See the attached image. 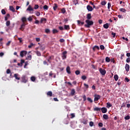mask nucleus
<instances>
[{"instance_id":"1","label":"nucleus","mask_w":130,"mask_h":130,"mask_svg":"<svg viewBox=\"0 0 130 130\" xmlns=\"http://www.w3.org/2000/svg\"><path fill=\"white\" fill-rule=\"evenodd\" d=\"M85 23H86V24H85V27L86 28H90V27L94 24L92 21L89 20V19L86 20Z\"/></svg>"},{"instance_id":"2","label":"nucleus","mask_w":130,"mask_h":130,"mask_svg":"<svg viewBox=\"0 0 130 130\" xmlns=\"http://www.w3.org/2000/svg\"><path fill=\"white\" fill-rule=\"evenodd\" d=\"M21 79V82L22 83H26L27 82H28V77H27L26 75H22Z\"/></svg>"},{"instance_id":"3","label":"nucleus","mask_w":130,"mask_h":130,"mask_svg":"<svg viewBox=\"0 0 130 130\" xmlns=\"http://www.w3.org/2000/svg\"><path fill=\"white\" fill-rule=\"evenodd\" d=\"M68 54V51H64L61 53L62 59H67V56Z\"/></svg>"},{"instance_id":"4","label":"nucleus","mask_w":130,"mask_h":130,"mask_svg":"<svg viewBox=\"0 0 130 130\" xmlns=\"http://www.w3.org/2000/svg\"><path fill=\"white\" fill-rule=\"evenodd\" d=\"M27 54V51L25 50L21 51L20 53V56L21 57H24Z\"/></svg>"},{"instance_id":"5","label":"nucleus","mask_w":130,"mask_h":130,"mask_svg":"<svg viewBox=\"0 0 130 130\" xmlns=\"http://www.w3.org/2000/svg\"><path fill=\"white\" fill-rule=\"evenodd\" d=\"M99 72L102 75V76H105V74H106V71L105 70L103 69L102 68H100L99 69Z\"/></svg>"},{"instance_id":"6","label":"nucleus","mask_w":130,"mask_h":130,"mask_svg":"<svg viewBox=\"0 0 130 130\" xmlns=\"http://www.w3.org/2000/svg\"><path fill=\"white\" fill-rule=\"evenodd\" d=\"M100 98H101V96H100V95H98V94L95 95L94 101H98L99 99H100Z\"/></svg>"},{"instance_id":"7","label":"nucleus","mask_w":130,"mask_h":130,"mask_svg":"<svg viewBox=\"0 0 130 130\" xmlns=\"http://www.w3.org/2000/svg\"><path fill=\"white\" fill-rule=\"evenodd\" d=\"M14 77L16 80H19L21 79V78H20V75H19L18 74H15L14 75Z\"/></svg>"},{"instance_id":"8","label":"nucleus","mask_w":130,"mask_h":130,"mask_svg":"<svg viewBox=\"0 0 130 130\" xmlns=\"http://www.w3.org/2000/svg\"><path fill=\"white\" fill-rule=\"evenodd\" d=\"M86 8H87V10L89 12H92V11H93V8L91 6H90V5H87Z\"/></svg>"},{"instance_id":"9","label":"nucleus","mask_w":130,"mask_h":130,"mask_svg":"<svg viewBox=\"0 0 130 130\" xmlns=\"http://www.w3.org/2000/svg\"><path fill=\"white\" fill-rule=\"evenodd\" d=\"M101 110H102V113H106V112H107V108L105 107L101 108Z\"/></svg>"},{"instance_id":"10","label":"nucleus","mask_w":130,"mask_h":130,"mask_svg":"<svg viewBox=\"0 0 130 130\" xmlns=\"http://www.w3.org/2000/svg\"><path fill=\"white\" fill-rule=\"evenodd\" d=\"M27 60H31L32 59V55L28 54L27 56L26 57Z\"/></svg>"},{"instance_id":"11","label":"nucleus","mask_w":130,"mask_h":130,"mask_svg":"<svg viewBox=\"0 0 130 130\" xmlns=\"http://www.w3.org/2000/svg\"><path fill=\"white\" fill-rule=\"evenodd\" d=\"M40 23L42 24V23H46V18H41Z\"/></svg>"},{"instance_id":"12","label":"nucleus","mask_w":130,"mask_h":130,"mask_svg":"<svg viewBox=\"0 0 130 130\" xmlns=\"http://www.w3.org/2000/svg\"><path fill=\"white\" fill-rule=\"evenodd\" d=\"M125 69L126 70V72H128V71H129V65H128V64H126L125 66Z\"/></svg>"},{"instance_id":"13","label":"nucleus","mask_w":130,"mask_h":130,"mask_svg":"<svg viewBox=\"0 0 130 130\" xmlns=\"http://www.w3.org/2000/svg\"><path fill=\"white\" fill-rule=\"evenodd\" d=\"M34 9H33L32 8V7L31 6V5H29L28 6V7L26 9V11H34Z\"/></svg>"},{"instance_id":"14","label":"nucleus","mask_w":130,"mask_h":130,"mask_svg":"<svg viewBox=\"0 0 130 130\" xmlns=\"http://www.w3.org/2000/svg\"><path fill=\"white\" fill-rule=\"evenodd\" d=\"M66 71L67 73H68L69 75L70 74H71V68H70V67L68 66L67 67Z\"/></svg>"},{"instance_id":"15","label":"nucleus","mask_w":130,"mask_h":130,"mask_svg":"<svg viewBox=\"0 0 130 130\" xmlns=\"http://www.w3.org/2000/svg\"><path fill=\"white\" fill-rule=\"evenodd\" d=\"M77 23L79 26H83L84 25V22H81L80 20H77Z\"/></svg>"},{"instance_id":"16","label":"nucleus","mask_w":130,"mask_h":130,"mask_svg":"<svg viewBox=\"0 0 130 130\" xmlns=\"http://www.w3.org/2000/svg\"><path fill=\"white\" fill-rule=\"evenodd\" d=\"M104 28H105V29H108V28H109V24H108V23H106L105 24H104Z\"/></svg>"},{"instance_id":"17","label":"nucleus","mask_w":130,"mask_h":130,"mask_svg":"<svg viewBox=\"0 0 130 130\" xmlns=\"http://www.w3.org/2000/svg\"><path fill=\"white\" fill-rule=\"evenodd\" d=\"M64 30H70V25H64Z\"/></svg>"},{"instance_id":"18","label":"nucleus","mask_w":130,"mask_h":130,"mask_svg":"<svg viewBox=\"0 0 130 130\" xmlns=\"http://www.w3.org/2000/svg\"><path fill=\"white\" fill-rule=\"evenodd\" d=\"M94 111H100L101 110V108L95 107L93 109Z\"/></svg>"},{"instance_id":"19","label":"nucleus","mask_w":130,"mask_h":130,"mask_svg":"<svg viewBox=\"0 0 130 130\" xmlns=\"http://www.w3.org/2000/svg\"><path fill=\"white\" fill-rule=\"evenodd\" d=\"M25 24L23 22V24L21 25V27L20 28V30H22L24 29V27L25 26Z\"/></svg>"},{"instance_id":"20","label":"nucleus","mask_w":130,"mask_h":130,"mask_svg":"<svg viewBox=\"0 0 130 130\" xmlns=\"http://www.w3.org/2000/svg\"><path fill=\"white\" fill-rule=\"evenodd\" d=\"M91 18H92V17L91 16V14L88 13L87 14V20H90Z\"/></svg>"},{"instance_id":"21","label":"nucleus","mask_w":130,"mask_h":130,"mask_svg":"<svg viewBox=\"0 0 130 130\" xmlns=\"http://www.w3.org/2000/svg\"><path fill=\"white\" fill-rule=\"evenodd\" d=\"M48 75V72H45L44 74H43V75H42V74H41V77H45L46 76H47Z\"/></svg>"},{"instance_id":"22","label":"nucleus","mask_w":130,"mask_h":130,"mask_svg":"<svg viewBox=\"0 0 130 130\" xmlns=\"http://www.w3.org/2000/svg\"><path fill=\"white\" fill-rule=\"evenodd\" d=\"M47 96H49L50 97H51L52 96V92L51 91H48L47 93Z\"/></svg>"},{"instance_id":"23","label":"nucleus","mask_w":130,"mask_h":130,"mask_svg":"<svg viewBox=\"0 0 130 130\" xmlns=\"http://www.w3.org/2000/svg\"><path fill=\"white\" fill-rule=\"evenodd\" d=\"M36 53L38 56H41V53L40 51H36Z\"/></svg>"},{"instance_id":"24","label":"nucleus","mask_w":130,"mask_h":130,"mask_svg":"<svg viewBox=\"0 0 130 130\" xmlns=\"http://www.w3.org/2000/svg\"><path fill=\"white\" fill-rule=\"evenodd\" d=\"M75 93H76V91L75 90V89H73L71 90V95H72V96H74L75 95Z\"/></svg>"},{"instance_id":"25","label":"nucleus","mask_w":130,"mask_h":130,"mask_svg":"<svg viewBox=\"0 0 130 130\" xmlns=\"http://www.w3.org/2000/svg\"><path fill=\"white\" fill-rule=\"evenodd\" d=\"M114 79L115 81H117L118 80V75H115L114 76Z\"/></svg>"},{"instance_id":"26","label":"nucleus","mask_w":130,"mask_h":130,"mask_svg":"<svg viewBox=\"0 0 130 130\" xmlns=\"http://www.w3.org/2000/svg\"><path fill=\"white\" fill-rule=\"evenodd\" d=\"M103 118H104V119L107 120L108 119L109 117H108V115H106V114H104L103 115Z\"/></svg>"},{"instance_id":"27","label":"nucleus","mask_w":130,"mask_h":130,"mask_svg":"<svg viewBox=\"0 0 130 130\" xmlns=\"http://www.w3.org/2000/svg\"><path fill=\"white\" fill-rule=\"evenodd\" d=\"M53 34H55V33H58V30H57L56 29H53L52 30Z\"/></svg>"},{"instance_id":"28","label":"nucleus","mask_w":130,"mask_h":130,"mask_svg":"<svg viewBox=\"0 0 130 130\" xmlns=\"http://www.w3.org/2000/svg\"><path fill=\"white\" fill-rule=\"evenodd\" d=\"M107 108H110V107H111V106H112V105L110 104V103H107Z\"/></svg>"},{"instance_id":"29","label":"nucleus","mask_w":130,"mask_h":130,"mask_svg":"<svg viewBox=\"0 0 130 130\" xmlns=\"http://www.w3.org/2000/svg\"><path fill=\"white\" fill-rule=\"evenodd\" d=\"M30 80H31V81H32V82H35V80H36V78H35V77L32 76L30 78Z\"/></svg>"},{"instance_id":"30","label":"nucleus","mask_w":130,"mask_h":130,"mask_svg":"<svg viewBox=\"0 0 130 130\" xmlns=\"http://www.w3.org/2000/svg\"><path fill=\"white\" fill-rule=\"evenodd\" d=\"M57 9V5L56 4H55L54 6H53V10L54 11H56Z\"/></svg>"},{"instance_id":"31","label":"nucleus","mask_w":130,"mask_h":130,"mask_svg":"<svg viewBox=\"0 0 130 130\" xmlns=\"http://www.w3.org/2000/svg\"><path fill=\"white\" fill-rule=\"evenodd\" d=\"M106 62H110V58L109 57H106Z\"/></svg>"},{"instance_id":"32","label":"nucleus","mask_w":130,"mask_h":130,"mask_svg":"<svg viewBox=\"0 0 130 130\" xmlns=\"http://www.w3.org/2000/svg\"><path fill=\"white\" fill-rule=\"evenodd\" d=\"M120 12H122V13H125L126 12V10L123 9V8H121L120 9Z\"/></svg>"},{"instance_id":"33","label":"nucleus","mask_w":130,"mask_h":130,"mask_svg":"<svg viewBox=\"0 0 130 130\" xmlns=\"http://www.w3.org/2000/svg\"><path fill=\"white\" fill-rule=\"evenodd\" d=\"M10 10L12 12H15V8L13 6H10Z\"/></svg>"},{"instance_id":"34","label":"nucleus","mask_w":130,"mask_h":130,"mask_svg":"<svg viewBox=\"0 0 130 130\" xmlns=\"http://www.w3.org/2000/svg\"><path fill=\"white\" fill-rule=\"evenodd\" d=\"M100 49H101V50H104V49H105V47H104V46L103 45H100Z\"/></svg>"},{"instance_id":"35","label":"nucleus","mask_w":130,"mask_h":130,"mask_svg":"<svg viewBox=\"0 0 130 130\" xmlns=\"http://www.w3.org/2000/svg\"><path fill=\"white\" fill-rule=\"evenodd\" d=\"M34 46V44L31 43L28 46V48H31L32 46Z\"/></svg>"},{"instance_id":"36","label":"nucleus","mask_w":130,"mask_h":130,"mask_svg":"<svg viewBox=\"0 0 130 130\" xmlns=\"http://www.w3.org/2000/svg\"><path fill=\"white\" fill-rule=\"evenodd\" d=\"M80 73H81V72H80V71L79 70L75 71V74L76 75H77V76H78V75H80Z\"/></svg>"},{"instance_id":"37","label":"nucleus","mask_w":130,"mask_h":130,"mask_svg":"<svg viewBox=\"0 0 130 130\" xmlns=\"http://www.w3.org/2000/svg\"><path fill=\"white\" fill-rule=\"evenodd\" d=\"M81 79L82 80H83V81H85V80H86V79H87V77H86V76L83 75L81 77Z\"/></svg>"},{"instance_id":"38","label":"nucleus","mask_w":130,"mask_h":130,"mask_svg":"<svg viewBox=\"0 0 130 130\" xmlns=\"http://www.w3.org/2000/svg\"><path fill=\"white\" fill-rule=\"evenodd\" d=\"M40 49L41 50H44V49H45V47L44 45H42L41 46Z\"/></svg>"},{"instance_id":"39","label":"nucleus","mask_w":130,"mask_h":130,"mask_svg":"<svg viewBox=\"0 0 130 130\" xmlns=\"http://www.w3.org/2000/svg\"><path fill=\"white\" fill-rule=\"evenodd\" d=\"M130 118V116L129 115H127L125 117L124 119L126 120H128V119H129Z\"/></svg>"},{"instance_id":"40","label":"nucleus","mask_w":130,"mask_h":130,"mask_svg":"<svg viewBox=\"0 0 130 130\" xmlns=\"http://www.w3.org/2000/svg\"><path fill=\"white\" fill-rule=\"evenodd\" d=\"M35 14L36 15V16H37L38 17H39V16H40V12L37 11L35 12Z\"/></svg>"},{"instance_id":"41","label":"nucleus","mask_w":130,"mask_h":130,"mask_svg":"<svg viewBox=\"0 0 130 130\" xmlns=\"http://www.w3.org/2000/svg\"><path fill=\"white\" fill-rule=\"evenodd\" d=\"M10 24H11V23H10V21H7L6 22V26L7 27H9V26L10 25Z\"/></svg>"},{"instance_id":"42","label":"nucleus","mask_w":130,"mask_h":130,"mask_svg":"<svg viewBox=\"0 0 130 130\" xmlns=\"http://www.w3.org/2000/svg\"><path fill=\"white\" fill-rule=\"evenodd\" d=\"M6 73L7 74H11V76H12V73H11V70L10 69H7Z\"/></svg>"},{"instance_id":"43","label":"nucleus","mask_w":130,"mask_h":130,"mask_svg":"<svg viewBox=\"0 0 130 130\" xmlns=\"http://www.w3.org/2000/svg\"><path fill=\"white\" fill-rule=\"evenodd\" d=\"M110 8H111V4H110V3H109L108 4V10H110Z\"/></svg>"},{"instance_id":"44","label":"nucleus","mask_w":130,"mask_h":130,"mask_svg":"<svg viewBox=\"0 0 130 130\" xmlns=\"http://www.w3.org/2000/svg\"><path fill=\"white\" fill-rule=\"evenodd\" d=\"M61 11L62 14H64L66 13V9L63 8L61 9Z\"/></svg>"},{"instance_id":"45","label":"nucleus","mask_w":130,"mask_h":130,"mask_svg":"<svg viewBox=\"0 0 130 130\" xmlns=\"http://www.w3.org/2000/svg\"><path fill=\"white\" fill-rule=\"evenodd\" d=\"M43 9L44 10H48V6H47V5H45L44 7H43Z\"/></svg>"},{"instance_id":"46","label":"nucleus","mask_w":130,"mask_h":130,"mask_svg":"<svg viewBox=\"0 0 130 130\" xmlns=\"http://www.w3.org/2000/svg\"><path fill=\"white\" fill-rule=\"evenodd\" d=\"M106 4V2L105 1H102L101 2L102 6H105Z\"/></svg>"},{"instance_id":"47","label":"nucleus","mask_w":130,"mask_h":130,"mask_svg":"<svg viewBox=\"0 0 130 130\" xmlns=\"http://www.w3.org/2000/svg\"><path fill=\"white\" fill-rule=\"evenodd\" d=\"M11 42L12 41H8V42L6 43V46H10V45L11 44Z\"/></svg>"},{"instance_id":"48","label":"nucleus","mask_w":130,"mask_h":130,"mask_svg":"<svg viewBox=\"0 0 130 130\" xmlns=\"http://www.w3.org/2000/svg\"><path fill=\"white\" fill-rule=\"evenodd\" d=\"M39 8V6L38 5H35L34 7L35 10H37Z\"/></svg>"},{"instance_id":"49","label":"nucleus","mask_w":130,"mask_h":130,"mask_svg":"<svg viewBox=\"0 0 130 130\" xmlns=\"http://www.w3.org/2000/svg\"><path fill=\"white\" fill-rule=\"evenodd\" d=\"M22 22H23V23H24V22H26V21H27V19H26L25 17H23V18H22Z\"/></svg>"},{"instance_id":"50","label":"nucleus","mask_w":130,"mask_h":130,"mask_svg":"<svg viewBox=\"0 0 130 130\" xmlns=\"http://www.w3.org/2000/svg\"><path fill=\"white\" fill-rule=\"evenodd\" d=\"M87 100H88L89 102H90V103H92V102H93V100H92V99H91V98H87Z\"/></svg>"},{"instance_id":"51","label":"nucleus","mask_w":130,"mask_h":130,"mask_svg":"<svg viewBox=\"0 0 130 130\" xmlns=\"http://www.w3.org/2000/svg\"><path fill=\"white\" fill-rule=\"evenodd\" d=\"M2 13L3 14V15H6V11L4 9H2Z\"/></svg>"},{"instance_id":"52","label":"nucleus","mask_w":130,"mask_h":130,"mask_svg":"<svg viewBox=\"0 0 130 130\" xmlns=\"http://www.w3.org/2000/svg\"><path fill=\"white\" fill-rule=\"evenodd\" d=\"M84 86L86 88V89H88V88H89V85H88V84H87L86 83L84 84Z\"/></svg>"},{"instance_id":"53","label":"nucleus","mask_w":130,"mask_h":130,"mask_svg":"<svg viewBox=\"0 0 130 130\" xmlns=\"http://www.w3.org/2000/svg\"><path fill=\"white\" fill-rule=\"evenodd\" d=\"M89 125L90 126H93V125H94V123L92 121H90L89 122Z\"/></svg>"},{"instance_id":"54","label":"nucleus","mask_w":130,"mask_h":130,"mask_svg":"<svg viewBox=\"0 0 130 130\" xmlns=\"http://www.w3.org/2000/svg\"><path fill=\"white\" fill-rule=\"evenodd\" d=\"M49 77H52L53 76V73H52V71H51L49 74Z\"/></svg>"},{"instance_id":"55","label":"nucleus","mask_w":130,"mask_h":130,"mask_svg":"<svg viewBox=\"0 0 130 130\" xmlns=\"http://www.w3.org/2000/svg\"><path fill=\"white\" fill-rule=\"evenodd\" d=\"M59 42H61V43H63V42H64V39H60L59 40Z\"/></svg>"},{"instance_id":"56","label":"nucleus","mask_w":130,"mask_h":130,"mask_svg":"<svg viewBox=\"0 0 130 130\" xmlns=\"http://www.w3.org/2000/svg\"><path fill=\"white\" fill-rule=\"evenodd\" d=\"M45 32L46 33H50V30L49 29H45Z\"/></svg>"},{"instance_id":"57","label":"nucleus","mask_w":130,"mask_h":130,"mask_svg":"<svg viewBox=\"0 0 130 130\" xmlns=\"http://www.w3.org/2000/svg\"><path fill=\"white\" fill-rule=\"evenodd\" d=\"M111 62H113V63H115V60H114V58H112L111 59Z\"/></svg>"},{"instance_id":"58","label":"nucleus","mask_w":130,"mask_h":130,"mask_svg":"<svg viewBox=\"0 0 130 130\" xmlns=\"http://www.w3.org/2000/svg\"><path fill=\"white\" fill-rule=\"evenodd\" d=\"M58 28H59V30H60L61 31H62V30L64 29V28H63V27H62V26H59Z\"/></svg>"},{"instance_id":"59","label":"nucleus","mask_w":130,"mask_h":130,"mask_svg":"<svg viewBox=\"0 0 130 130\" xmlns=\"http://www.w3.org/2000/svg\"><path fill=\"white\" fill-rule=\"evenodd\" d=\"M27 20H28V21H32V20H33V19H32V17H31V16H29V17L27 18Z\"/></svg>"},{"instance_id":"60","label":"nucleus","mask_w":130,"mask_h":130,"mask_svg":"<svg viewBox=\"0 0 130 130\" xmlns=\"http://www.w3.org/2000/svg\"><path fill=\"white\" fill-rule=\"evenodd\" d=\"M99 126H100V127H102V126H103V123L100 122L99 123Z\"/></svg>"},{"instance_id":"61","label":"nucleus","mask_w":130,"mask_h":130,"mask_svg":"<svg viewBox=\"0 0 130 130\" xmlns=\"http://www.w3.org/2000/svg\"><path fill=\"white\" fill-rule=\"evenodd\" d=\"M73 3H74L76 6L78 4V0H74Z\"/></svg>"},{"instance_id":"62","label":"nucleus","mask_w":130,"mask_h":130,"mask_svg":"<svg viewBox=\"0 0 130 130\" xmlns=\"http://www.w3.org/2000/svg\"><path fill=\"white\" fill-rule=\"evenodd\" d=\"M18 39L20 43H22V42L23 41H22V38H18Z\"/></svg>"},{"instance_id":"63","label":"nucleus","mask_w":130,"mask_h":130,"mask_svg":"<svg viewBox=\"0 0 130 130\" xmlns=\"http://www.w3.org/2000/svg\"><path fill=\"white\" fill-rule=\"evenodd\" d=\"M126 62H128V63L130 62V58L129 57L127 58L126 60Z\"/></svg>"},{"instance_id":"64","label":"nucleus","mask_w":130,"mask_h":130,"mask_svg":"<svg viewBox=\"0 0 130 130\" xmlns=\"http://www.w3.org/2000/svg\"><path fill=\"white\" fill-rule=\"evenodd\" d=\"M71 115V118H74V117H75V114L74 113H72Z\"/></svg>"}]
</instances>
